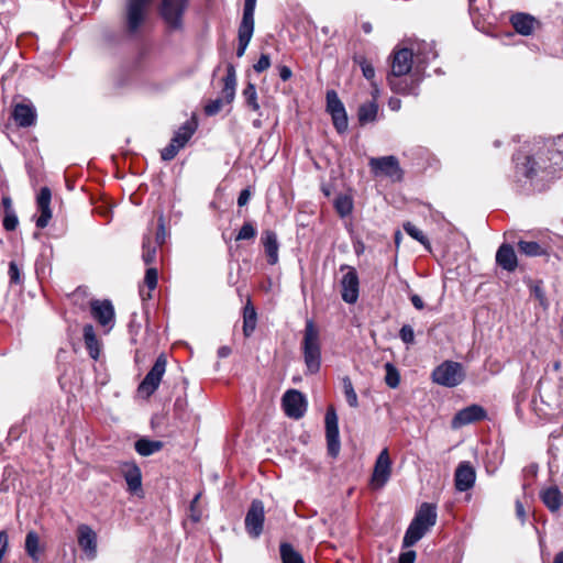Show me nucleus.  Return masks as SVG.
<instances>
[{
    "label": "nucleus",
    "mask_w": 563,
    "mask_h": 563,
    "mask_svg": "<svg viewBox=\"0 0 563 563\" xmlns=\"http://www.w3.org/2000/svg\"><path fill=\"white\" fill-rule=\"evenodd\" d=\"M547 143L536 141L522 146L512 156V180L525 191H541L555 177L556 170L548 161Z\"/></svg>",
    "instance_id": "1"
},
{
    "label": "nucleus",
    "mask_w": 563,
    "mask_h": 563,
    "mask_svg": "<svg viewBox=\"0 0 563 563\" xmlns=\"http://www.w3.org/2000/svg\"><path fill=\"white\" fill-rule=\"evenodd\" d=\"M437 520V505L422 503L405 532L402 548H411L419 542L435 526Z\"/></svg>",
    "instance_id": "2"
},
{
    "label": "nucleus",
    "mask_w": 563,
    "mask_h": 563,
    "mask_svg": "<svg viewBox=\"0 0 563 563\" xmlns=\"http://www.w3.org/2000/svg\"><path fill=\"white\" fill-rule=\"evenodd\" d=\"M301 349L307 372L318 373L321 366L320 333L312 319L306 320Z\"/></svg>",
    "instance_id": "3"
},
{
    "label": "nucleus",
    "mask_w": 563,
    "mask_h": 563,
    "mask_svg": "<svg viewBox=\"0 0 563 563\" xmlns=\"http://www.w3.org/2000/svg\"><path fill=\"white\" fill-rule=\"evenodd\" d=\"M236 89V73L232 64L227 66V75L223 78V87L221 90V97L210 100L205 106V113L207 115H216L223 108L224 103L230 104L235 98Z\"/></svg>",
    "instance_id": "4"
},
{
    "label": "nucleus",
    "mask_w": 563,
    "mask_h": 563,
    "mask_svg": "<svg viewBox=\"0 0 563 563\" xmlns=\"http://www.w3.org/2000/svg\"><path fill=\"white\" fill-rule=\"evenodd\" d=\"M432 380L444 387H455L465 378V371L461 363L453 361H444L432 372Z\"/></svg>",
    "instance_id": "5"
},
{
    "label": "nucleus",
    "mask_w": 563,
    "mask_h": 563,
    "mask_svg": "<svg viewBox=\"0 0 563 563\" xmlns=\"http://www.w3.org/2000/svg\"><path fill=\"white\" fill-rule=\"evenodd\" d=\"M197 129L195 121L185 122L174 134L170 143L161 151L163 161H172L178 152L188 143Z\"/></svg>",
    "instance_id": "6"
},
{
    "label": "nucleus",
    "mask_w": 563,
    "mask_h": 563,
    "mask_svg": "<svg viewBox=\"0 0 563 563\" xmlns=\"http://www.w3.org/2000/svg\"><path fill=\"white\" fill-rule=\"evenodd\" d=\"M187 7V0H162L161 14L170 30L183 29V16Z\"/></svg>",
    "instance_id": "7"
},
{
    "label": "nucleus",
    "mask_w": 563,
    "mask_h": 563,
    "mask_svg": "<svg viewBox=\"0 0 563 563\" xmlns=\"http://www.w3.org/2000/svg\"><path fill=\"white\" fill-rule=\"evenodd\" d=\"M166 371V358L164 355H159L150 372L146 374L144 379L139 385L137 391L140 395L148 398L152 396L159 386L163 375Z\"/></svg>",
    "instance_id": "8"
},
{
    "label": "nucleus",
    "mask_w": 563,
    "mask_h": 563,
    "mask_svg": "<svg viewBox=\"0 0 563 563\" xmlns=\"http://www.w3.org/2000/svg\"><path fill=\"white\" fill-rule=\"evenodd\" d=\"M151 0H128L126 2V29L129 33H135L145 20Z\"/></svg>",
    "instance_id": "9"
},
{
    "label": "nucleus",
    "mask_w": 563,
    "mask_h": 563,
    "mask_svg": "<svg viewBox=\"0 0 563 563\" xmlns=\"http://www.w3.org/2000/svg\"><path fill=\"white\" fill-rule=\"evenodd\" d=\"M324 420L328 453L330 456L336 457L340 453L341 443L339 435L338 416L332 407L327 410Z\"/></svg>",
    "instance_id": "10"
},
{
    "label": "nucleus",
    "mask_w": 563,
    "mask_h": 563,
    "mask_svg": "<svg viewBox=\"0 0 563 563\" xmlns=\"http://www.w3.org/2000/svg\"><path fill=\"white\" fill-rule=\"evenodd\" d=\"M265 519L264 505L261 500H253L245 516V530L252 538H258L263 531Z\"/></svg>",
    "instance_id": "11"
},
{
    "label": "nucleus",
    "mask_w": 563,
    "mask_h": 563,
    "mask_svg": "<svg viewBox=\"0 0 563 563\" xmlns=\"http://www.w3.org/2000/svg\"><path fill=\"white\" fill-rule=\"evenodd\" d=\"M90 312L92 318L107 331L114 324V308L110 300L93 299L90 301Z\"/></svg>",
    "instance_id": "12"
},
{
    "label": "nucleus",
    "mask_w": 563,
    "mask_h": 563,
    "mask_svg": "<svg viewBox=\"0 0 563 563\" xmlns=\"http://www.w3.org/2000/svg\"><path fill=\"white\" fill-rule=\"evenodd\" d=\"M283 407L289 418L299 419L306 412L307 402L300 391L289 389L283 396Z\"/></svg>",
    "instance_id": "13"
},
{
    "label": "nucleus",
    "mask_w": 563,
    "mask_h": 563,
    "mask_svg": "<svg viewBox=\"0 0 563 563\" xmlns=\"http://www.w3.org/2000/svg\"><path fill=\"white\" fill-rule=\"evenodd\" d=\"M416 63L413 48L395 49L391 63V71L395 77L407 75Z\"/></svg>",
    "instance_id": "14"
},
{
    "label": "nucleus",
    "mask_w": 563,
    "mask_h": 563,
    "mask_svg": "<svg viewBox=\"0 0 563 563\" xmlns=\"http://www.w3.org/2000/svg\"><path fill=\"white\" fill-rule=\"evenodd\" d=\"M487 413L486 410L479 405H471L459 410L452 419L451 426L453 429H459L463 426L484 420Z\"/></svg>",
    "instance_id": "15"
},
{
    "label": "nucleus",
    "mask_w": 563,
    "mask_h": 563,
    "mask_svg": "<svg viewBox=\"0 0 563 563\" xmlns=\"http://www.w3.org/2000/svg\"><path fill=\"white\" fill-rule=\"evenodd\" d=\"M77 541L87 559L97 556V534L88 525H79L77 528Z\"/></svg>",
    "instance_id": "16"
},
{
    "label": "nucleus",
    "mask_w": 563,
    "mask_h": 563,
    "mask_svg": "<svg viewBox=\"0 0 563 563\" xmlns=\"http://www.w3.org/2000/svg\"><path fill=\"white\" fill-rule=\"evenodd\" d=\"M342 299L347 303H355L358 298L360 282L356 271L353 267H346V273L341 280Z\"/></svg>",
    "instance_id": "17"
},
{
    "label": "nucleus",
    "mask_w": 563,
    "mask_h": 563,
    "mask_svg": "<svg viewBox=\"0 0 563 563\" xmlns=\"http://www.w3.org/2000/svg\"><path fill=\"white\" fill-rule=\"evenodd\" d=\"M254 32V12L243 11L241 24L239 26V46L236 56L242 57L247 45L251 42Z\"/></svg>",
    "instance_id": "18"
},
{
    "label": "nucleus",
    "mask_w": 563,
    "mask_h": 563,
    "mask_svg": "<svg viewBox=\"0 0 563 563\" xmlns=\"http://www.w3.org/2000/svg\"><path fill=\"white\" fill-rule=\"evenodd\" d=\"M51 200V189L48 187H42L36 197V206L38 211L41 212L40 217L36 219L35 222L38 229L46 228L49 223V220L52 219Z\"/></svg>",
    "instance_id": "19"
},
{
    "label": "nucleus",
    "mask_w": 563,
    "mask_h": 563,
    "mask_svg": "<svg viewBox=\"0 0 563 563\" xmlns=\"http://www.w3.org/2000/svg\"><path fill=\"white\" fill-rule=\"evenodd\" d=\"M539 497L547 509L552 512H559L563 505V493L556 485L542 487Z\"/></svg>",
    "instance_id": "20"
},
{
    "label": "nucleus",
    "mask_w": 563,
    "mask_h": 563,
    "mask_svg": "<svg viewBox=\"0 0 563 563\" xmlns=\"http://www.w3.org/2000/svg\"><path fill=\"white\" fill-rule=\"evenodd\" d=\"M476 478L475 470L471 465L470 462H462L459 464L454 481H455V488L459 492H466L471 489L474 486Z\"/></svg>",
    "instance_id": "21"
},
{
    "label": "nucleus",
    "mask_w": 563,
    "mask_h": 563,
    "mask_svg": "<svg viewBox=\"0 0 563 563\" xmlns=\"http://www.w3.org/2000/svg\"><path fill=\"white\" fill-rule=\"evenodd\" d=\"M120 471L126 482L128 490L130 493L135 494L141 490L142 473L141 468L136 465L135 462H123L120 465Z\"/></svg>",
    "instance_id": "22"
},
{
    "label": "nucleus",
    "mask_w": 563,
    "mask_h": 563,
    "mask_svg": "<svg viewBox=\"0 0 563 563\" xmlns=\"http://www.w3.org/2000/svg\"><path fill=\"white\" fill-rule=\"evenodd\" d=\"M12 118L21 128L32 126L36 121V109L31 103H18L13 108Z\"/></svg>",
    "instance_id": "23"
},
{
    "label": "nucleus",
    "mask_w": 563,
    "mask_h": 563,
    "mask_svg": "<svg viewBox=\"0 0 563 563\" xmlns=\"http://www.w3.org/2000/svg\"><path fill=\"white\" fill-rule=\"evenodd\" d=\"M547 143L548 161L551 166L558 172L563 170V134L559 135L553 141H544Z\"/></svg>",
    "instance_id": "24"
},
{
    "label": "nucleus",
    "mask_w": 563,
    "mask_h": 563,
    "mask_svg": "<svg viewBox=\"0 0 563 563\" xmlns=\"http://www.w3.org/2000/svg\"><path fill=\"white\" fill-rule=\"evenodd\" d=\"M387 482V448H384L377 459L375 470L371 479L373 489H380Z\"/></svg>",
    "instance_id": "25"
},
{
    "label": "nucleus",
    "mask_w": 563,
    "mask_h": 563,
    "mask_svg": "<svg viewBox=\"0 0 563 563\" xmlns=\"http://www.w3.org/2000/svg\"><path fill=\"white\" fill-rule=\"evenodd\" d=\"M496 263L507 272H514L518 266L517 255L509 244H501L496 253Z\"/></svg>",
    "instance_id": "26"
},
{
    "label": "nucleus",
    "mask_w": 563,
    "mask_h": 563,
    "mask_svg": "<svg viewBox=\"0 0 563 563\" xmlns=\"http://www.w3.org/2000/svg\"><path fill=\"white\" fill-rule=\"evenodd\" d=\"M413 53L416 58V65L417 68H420V65H427L431 60L435 59L438 57V53L434 48L433 43L428 42H419L416 43L413 46Z\"/></svg>",
    "instance_id": "27"
},
{
    "label": "nucleus",
    "mask_w": 563,
    "mask_h": 563,
    "mask_svg": "<svg viewBox=\"0 0 563 563\" xmlns=\"http://www.w3.org/2000/svg\"><path fill=\"white\" fill-rule=\"evenodd\" d=\"M263 245L265 249V253L267 255V261L271 265H275L278 262V250L279 244L277 241V235L275 232L271 230H266L262 236Z\"/></svg>",
    "instance_id": "28"
},
{
    "label": "nucleus",
    "mask_w": 563,
    "mask_h": 563,
    "mask_svg": "<svg viewBox=\"0 0 563 563\" xmlns=\"http://www.w3.org/2000/svg\"><path fill=\"white\" fill-rule=\"evenodd\" d=\"M511 23L514 29L521 35H530L534 29V19L525 13L512 15Z\"/></svg>",
    "instance_id": "29"
},
{
    "label": "nucleus",
    "mask_w": 563,
    "mask_h": 563,
    "mask_svg": "<svg viewBox=\"0 0 563 563\" xmlns=\"http://www.w3.org/2000/svg\"><path fill=\"white\" fill-rule=\"evenodd\" d=\"M82 332L85 344L90 357L97 360L100 354V346L93 327L91 324H86Z\"/></svg>",
    "instance_id": "30"
},
{
    "label": "nucleus",
    "mask_w": 563,
    "mask_h": 563,
    "mask_svg": "<svg viewBox=\"0 0 563 563\" xmlns=\"http://www.w3.org/2000/svg\"><path fill=\"white\" fill-rule=\"evenodd\" d=\"M257 322V313L255 311V308L253 307L251 300H247V303L245 305L243 309V334L244 336L249 338L252 335L256 328Z\"/></svg>",
    "instance_id": "31"
},
{
    "label": "nucleus",
    "mask_w": 563,
    "mask_h": 563,
    "mask_svg": "<svg viewBox=\"0 0 563 563\" xmlns=\"http://www.w3.org/2000/svg\"><path fill=\"white\" fill-rule=\"evenodd\" d=\"M164 444L162 441L158 440H150L147 438H141L139 439L135 444V451L141 456H150L163 449Z\"/></svg>",
    "instance_id": "32"
},
{
    "label": "nucleus",
    "mask_w": 563,
    "mask_h": 563,
    "mask_svg": "<svg viewBox=\"0 0 563 563\" xmlns=\"http://www.w3.org/2000/svg\"><path fill=\"white\" fill-rule=\"evenodd\" d=\"M378 112V106L375 100L367 101L358 108V121L361 124H366L375 121Z\"/></svg>",
    "instance_id": "33"
},
{
    "label": "nucleus",
    "mask_w": 563,
    "mask_h": 563,
    "mask_svg": "<svg viewBox=\"0 0 563 563\" xmlns=\"http://www.w3.org/2000/svg\"><path fill=\"white\" fill-rule=\"evenodd\" d=\"M25 551L32 558L33 561L40 559V538L35 531H30L25 538Z\"/></svg>",
    "instance_id": "34"
},
{
    "label": "nucleus",
    "mask_w": 563,
    "mask_h": 563,
    "mask_svg": "<svg viewBox=\"0 0 563 563\" xmlns=\"http://www.w3.org/2000/svg\"><path fill=\"white\" fill-rule=\"evenodd\" d=\"M242 96L244 98V101L246 103V106L255 111V112H260V103H258V99H257V91H256V87L254 84L252 82H249L245 88L243 89L242 91ZM261 115V113H258Z\"/></svg>",
    "instance_id": "35"
},
{
    "label": "nucleus",
    "mask_w": 563,
    "mask_h": 563,
    "mask_svg": "<svg viewBox=\"0 0 563 563\" xmlns=\"http://www.w3.org/2000/svg\"><path fill=\"white\" fill-rule=\"evenodd\" d=\"M388 86H389V89L395 90L396 92H400V93H413L417 88V84L413 80L408 81L407 78H405V79H398V78L390 79L389 78Z\"/></svg>",
    "instance_id": "36"
},
{
    "label": "nucleus",
    "mask_w": 563,
    "mask_h": 563,
    "mask_svg": "<svg viewBox=\"0 0 563 563\" xmlns=\"http://www.w3.org/2000/svg\"><path fill=\"white\" fill-rule=\"evenodd\" d=\"M280 556L283 563H305L301 554L297 552L289 543L280 544Z\"/></svg>",
    "instance_id": "37"
},
{
    "label": "nucleus",
    "mask_w": 563,
    "mask_h": 563,
    "mask_svg": "<svg viewBox=\"0 0 563 563\" xmlns=\"http://www.w3.org/2000/svg\"><path fill=\"white\" fill-rule=\"evenodd\" d=\"M334 208L342 218L349 216L353 209L352 198L347 195L338 196L334 199Z\"/></svg>",
    "instance_id": "38"
},
{
    "label": "nucleus",
    "mask_w": 563,
    "mask_h": 563,
    "mask_svg": "<svg viewBox=\"0 0 563 563\" xmlns=\"http://www.w3.org/2000/svg\"><path fill=\"white\" fill-rule=\"evenodd\" d=\"M142 258L146 265L156 261V245L152 243L150 236H144L142 245Z\"/></svg>",
    "instance_id": "39"
},
{
    "label": "nucleus",
    "mask_w": 563,
    "mask_h": 563,
    "mask_svg": "<svg viewBox=\"0 0 563 563\" xmlns=\"http://www.w3.org/2000/svg\"><path fill=\"white\" fill-rule=\"evenodd\" d=\"M518 249L527 256H539L543 253L541 245L536 241H519Z\"/></svg>",
    "instance_id": "40"
},
{
    "label": "nucleus",
    "mask_w": 563,
    "mask_h": 563,
    "mask_svg": "<svg viewBox=\"0 0 563 563\" xmlns=\"http://www.w3.org/2000/svg\"><path fill=\"white\" fill-rule=\"evenodd\" d=\"M342 387H343V393H344L347 404L351 407H354V408L357 407V405H358L357 395L354 390L352 380L347 376L342 378Z\"/></svg>",
    "instance_id": "41"
},
{
    "label": "nucleus",
    "mask_w": 563,
    "mask_h": 563,
    "mask_svg": "<svg viewBox=\"0 0 563 563\" xmlns=\"http://www.w3.org/2000/svg\"><path fill=\"white\" fill-rule=\"evenodd\" d=\"M344 104L334 90L327 91V111L332 114L344 110Z\"/></svg>",
    "instance_id": "42"
},
{
    "label": "nucleus",
    "mask_w": 563,
    "mask_h": 563,
    "mask_svg": "<svg viewBox=\"0 0 563 563\" xmlns=\"http://www.w3.org/2000/svg\"><path fill=\"white\" fill-rule=\"evenodd\" d=\"M404 178V170L395 156L389 155V181L397 183Z\"/></svg>",
    "instance_id": "43"
},
{
    "label": "nucleus",
    "mask_w": 563,
    "mask_h": 563,
    "mask_svg": "<svg viewBox=\"0 0 563 563\" xmlns=\"http://www.w3.org/2000/svg\"><path fill=\"white\" fill-rule=\"evenodd\" d=\"M333 125L338 133L342 134L347 130L349 121L345 109L331 114Z\"/></svg>",
    "instance_id": "44"
},
{
    "label": "nucleus",
    "mask_w": 563,
    "mask_h": 563,
    "mask_svg": "<svg viewBox=\"0 0 563 563\" xmlns=\"http://www.w3.org/2000/svg\"><path fill=\"white\" fill-rule=\"evenodd\" d=\"M404 230L415 240L420 242L427 249H430L429 241L427 236L423 234L421 230H419L415 224L407 222L404 224Z\"/></svg>",
    "instance_id": "45"
},
{
    "label": "nucleus",
    "mask_w": 563,
    "mask_h": 563,
    "mask_svg": "<svg viewBox=\"0 0 563 563\" xmlns=\"http://www.w3.org/2000/svg\"><path fill=\"white\" fill-rule=\"evenodd\" d=\"M256 228L252 222H244L239 233L235 236L236 241L252 240L256 236Z\"/></svg>",
    "instance_id": "46"
},
{
    "label": "nucleus",
    "mask_w": 563,
    "mask_h": 563,
    "mask_svg": "<svg viewBox=\"0 0 563 563\" xmlns=\"http://www.w3.org/2000/svg\"><path fill=\"white\" fill-rule=\"evenodd\" d=\"M369 165L374 175L378 176L384 174L387 172V156L371 158Z\"/></svg>",
    "instance_id": "47"
},
{
    "label": "nucleus",
    "mask_w": 563,
    "mask_h": 563,
    "mask_svg": "<svg viewBox=\"0 0 563 563\" xmlns=\"http://www.w3.org/2000/svg\"><path fill=\"white\" fill-rule=\"evenodd\" d=\"M2 224L5 231H14L16 229L19 219L15 210L4 212Z\"/></svg>",
    "instance_id": "48"
},
{
    "label": "nucleus",
    "mask_w": 563,
    "mask_h": 563,
    "mask_svg": "<svg viewBox=\"0 0 563 563\" xmlns=\"http://www.w3.org/2000/svg\"><path fill=\"white\" fill-rule=\"evenodd\" d=\"M157 277L158 273L155 267H148L145 272L144 283L147 286L148 290L152 291L157 286Z\"/></svg>",
    "instance_id": "49"
},
{
    "label": "nucleus",
    "mask_w": 563,
    "mask_h": 563,
    "mask_svg": "<svg viewBox=\"0 0 563 563\" xmlns=\"http://www.w3.org/2000/svg\"><path fill=\"white\" fill-rule=\"evenodd\" d=\"M8 274L11 284L19 285L22 283L21 271L15 262H10Z\"/></svg>",
    "instance_id": "50"
},
{
    "label": "nucleus",
    "mask_w": 563,
    "mask_h": 563,
    "mask_svg": "<svg viewBox=\"0 0 563 563\" xmlns=\"http://www.w3.org/2000/svg\"><path fill=\"white\" fill-rule=\"evenodd\" d=\"M166 229H165V221H164V217L161 216L158 218V225H157V231H156V234H155V245H162L165 240H166Z\"/></svg>",
    "instance_id": "51"
},
{
    "label": "nucleus",
    "mask_w": 563,
    "mask_h": 563,
    "mask_svg": "<svg viewBox=\"0 0 563 563\" xmlns=\"http://www.w3.org/2000/svg\"><path fill=\"white\" fill-rule=\"evenodd\" d=\"M399 336L405 344H412L415 341V332L411 325L405 324L399 331Z\"/></svg>",
    "instance_id": "52"
},
{
    "label": "nucleus",
    "mask_w": 563,
    "mask_h": 563,
    "mask_svg": "<svg viewBox=\"0 0 563 563\" xmlns=\"http://www.w3.org/2000/svg\"><path fill=\"white\" fill-rule=\"evenodd\" d=\"M355 60L360 64L363 76L368 80L373 79L375 76L374 67L363 57L355 58Z\"/></svg>",
    "instance_id": "53"
},
{
    "label": "nucleus",
    "mask_w": 563,
    "mask_h": 563,
    "mask_svg": "<svg viewBox=\"0 0 563 563\" xmlns=\"http://www.w3.org/2000/svg\"><path fill=\"white\" fill-rule=\"evenodd\" d=\"M405 551H402L398 558V563H415L417 559V553L415 550H411L410 548H404Z\"/></svg>",
    "instance_id": "54"
},
{
    "label": "nucleus",
    "mask_w": 563,
    "mask_h": 563,
    "mask_svg": "<svg viewBox=\"0 0 563 563\" xmlns=\"http://www.w3.org/2000/svg\"><path fill=\"white\" fill-rule=\"evenodd\" d=\"M271 66V58L266 54H262L258 60L254 64L253 68L256 73H262Z\"/></svg>",
    "instance_id": "55"
},
{
    "label": "nucleus",
    "mask_w": 563,
    "mask_h": 563,
    "mask_svg": "<svg viewBox=\"0 0 563 563\" xmlns=\"http://www.w3.org/2000/svg\"><path fill=\"white\" fill-rule=\"evenodd\" d=\"M400 383V376L395 366L389 364V388H396L398 387Z\"/></svg>",
    "instance_id": "56"
},
{
    "label": "nucleus",
    "mask_w": 563,
    "mask_h": 563,
    "mask_svg": "<svg viewBox=\"0 0 563 563\" xmlns=\"http://www.w3.org/2000/svg\"><path fill=\"white\" fill-rule=\"evenodd\" d=\"M278 74L283 81H287L292 76L291 69L286 65H282L278 67Z\"/></svg>",
    "instance_id": "57"
},
{
    "label": "nucleus",
    "mask_w": 563,
    "mask_h": 563,
    "mask_svg": "<svg viewBox=\"0 0 563 563\" xmlns=\"http://www.w3.org/2000/svg\"><path fill=\"white\" fill-rule=\"evenodd\" d=\"M250 197H251V192H250V190H249V189H243V190L240 192L239 197H238V205H239L240 207L245 206V205L249 202Z\"/></svg>",
    "instance_id": "58"
},
{
    "label": "nucleus",
    "mask_w": 563,
    "mask_h": 563,
    "mask_svg": "<svg viewBox=\"0 0 563 563\" xmlns=\"http://www.w3.org/2000/svg\"><path fill=\"white\" fill-rule=\"evenodd\" d=\"M4 212L14 211L13 202L10 196H4L1 199Z\"/></svg>",
    "instance_id": "59"
},
{
    "label": "nucleus",
    "mask_w": 563,
    "mask_h": 563,
    "mask_svg": "<svg viewBox=\"0 0 563 563\" xmlns=\"http://www.w3.org/2000/svg\"><path fill=\"white\" fill-rule=\"evenodd\" d=\"M410 300H411V302H412V305H413V307H415L416 309H418V310L423 309L424 303H423V301H422V299H421V297H420V296H418V295H411V296H410Z\"/></svg>",
    "instance_id": "60"
},
{
    "label": "nucleus",
    "mask_w": 563,
    "mask_h": 563,
    "mask_svg": "<svg viewBox=\"0 0 563 563\" xmlns=\"http://www.w3.org/2000/svg\"><path fill=\"white\" fill-rule=\"evenodd\" d=\"M516 514L518 518L523 522L526 519V512L523 505L519 500L516 501Z\"/></svg>",
    "instance_id": "61"
},
{
    "label": "nucleus",
    "mask_w": 563,
    "mask_h": 563,
    "mask_svg": "<svg viewBox=\"0 0 563 563\" xmlns=\"http://www.w3.org/2000/svg\"><path fill=\"white\" fill-rule=\"evenodd\" d=\"M256 7V0H244L243 11L254 12Z\"/></svg>",
    "instance_id": "62"
},
{
    "label": "nucleus",
    "mask_w": 563,
    "mask_h": 563,
    "mask_svg": "<svg viewBox=\"0 0 563 563\" xmlns=\"http://www.w3.org/2000/svg\"><path fill=\"white\" fill-rule=\"evenodd\" d=\"M401 107L400 99L398 98H389V110L397 111Z\"/></svg>",
    "instance_id": "63"
},
{
    "label": "nucleus",
    "mask_w": 563,
    "mask_h": 563,
    "mask_svg": "<svg viewBox=\"0 0 563 563\" xmlns=\"http://www.w3.org/2000/svg\"><path fill=\"white\" fill-rule=\"evenodd\" d=\"M231 354V349L229 346H221L218 350V356L221 358L228 357Z\"/></svg>",
    "instance_id": "64"
}]
</instances>
